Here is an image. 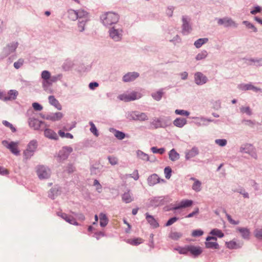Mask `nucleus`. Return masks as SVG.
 I'll use <instances>...</instances> for the list:
<instances>
[{
    "mask_svg": "<svg viewBox=\"0 0 262 262\" xmlns=\"http://www.w3.org/2000/svg\"><path fill=\"white\" fill-rule=\"evenodd\" d=\"M74 63L71 60L67 59L65 60L62 66L63 70L65 71H68L70 70L73 67Z\"/></svg>",
    "mask_w": 262,
    "mask_h": 262,
    "instance_id": "37",
    "label": "nucleus"
},
{
    "mask_svg": "<svg viewBox=\"0 0 262 262\" xmlns=\"http://www.w3.org/2000/svg\"><path fill=\"white\" fill-rule=\"evenodd\" d=\"M169 159L174 162L180 159V155L174 149L170 150L168 154Z\"/></svg>",
    "mask_w": 262,
    "mask_h": 262,
    "instance_id": "33",
    "label": "nucleus"
},
{
    "mask_svg": "<svg viewBox=\"0 0 262 262\" xmlns=\"http://www.w3.org/2000/svg\"><path fill=\"white\" fill-rule=\"evenodd\" d=\"M101 19L104 26H111L112 27L115 25H117V23L119 21V16L117 13L108 12L101 15Z\"/></svg>",
    "mask_w": 262,
    "mask_h": 262,
    "instance_id": "2",
    "label": "nucleus"
},
{
    "mask_svg": "<svg viewBox=\"0 0 262 262\" xmlns=\"http://www.w3.org/2000/svg\"><path fill=\"white\" fill-rule=\"evenodd\" d=\"M183 234L181 232L174 231L170 233L169 237L173 240L177 241L181 238Z\"/></svg>",
    "mask_w": 262,
    "mask_h": 262,
    "instance_id": "43",
    "label": "nucleus"
},
{
    "mask_svg": "<svg viewBox=\"0 0 262 262\" xmlns=\"http://www.w3.org/2000/svg\"><path fill=\"white\" fill-rule=\"evenodd\" d=\"M139 76V74L138 72H128L123 77L122 80L125 82H130L135 80Z\"/></svg>",
    "mask_w": 262,
    "mask_h": 262,
    "instance_id": "19",
    "label": "nucleus"
},
{
    "mask_svg": "<svg viewBox=\"0 0 262 262\" xmlns=\"http://www.w3.org/2000/svg\"><path fill=\"white\" fill-rule=\"evenodd\" d=\"M24 63V60L23 58H20L14 63V67L15 69H18L23 65Z\"/></svg>",
    "mask_w": 262,
    "mask_h": 262,
    "instance_id": "60",
    "label": "nucleus"
},
{
    "mask_svg": "<svg viewBox=\"0 0 262 262\" xmlns=\"http://www.w3.org/2000/svg\"><path fill=\"white\" fill-rule=\"evenodd\" d=\"M246 62L249 65L262 66V58H249L245 59Z\"/></svg>",
    "mask_w": 262,
    "mask_h": 262,
    "instance_id": "21",
    "label": "nucleus"
},
{
    "mask_svg": "<svg viewBox=\"0 0 262 262\" xmlns=\"http://www.w3.org/2000/svg\"><path fill=\"white\" fill-rule=\"evenodd\" d=\"M205 246L207 248L219 249L220 246L216 242H208L205 243Z\"/></svg>",
    "mask_w": 262,
    "mask_h": 262,
    "instance_id": "45",
    "label": "nucleus"
},
{
    "mask_svg": "<svg viewBox=\"0 0 262 262\" xmlns=\"http://www.w3.org/2000/svg\"><path fill=\"white\" fill-rule=\"evenodd\" d=\"M44 129V135L47 138L54 140H57L58 139L57 135L53 130L45 128Z\"/></svg>",
    "mask_w": 262,
    "mask_h": 262,
    "instance_id": "27",
    "label": "nucleus"
},
{
    "mask_svg": "<svg viewBox=\"0 0 262 262\" xmlns=\"http://www.w3.org/2000/svg\"><path fill=\"white\" fill-rule=\"evenodd\" d=\"M61 192L59 187H54L50 189L49 192L48 196L52 199H54L57 196L60 194Z\"/></svg>",
    "mask_w": 262,
    "mask_h": 262,
    "instance_id": "28",
    "label": "nucleus"
},
{
    "mask_svg": "<svg viewBox=\"0 0 262 262\" xmlns=\"http://www.w3.org/2000/svg\"><path fill=\"white\" fill-rule=\"evenodd\" d=\"M49 103L57 110H61L62 106L59 103L58 101L55 98L54 96H50L48 98Z\"/></svg>",
    "mask_w": 262,
    "mask_h": 262,
    "instance_id": "30",
    "label": "nucleus"
},
{
    "mask_svg": "<svg viewBox=\"0 0 262 262\" xmlns=\"http://www.w3.org/2000/svg\"><path fill=\"white\" fill-rule=\"evenodd\" d=\"M164 174H165V178L167 179H170V178L171 177V172H172L171 168L170 167L167 166L164 168Z\"/></svg>",
    "mask_w": 262,
    "mask_h": 262,
    "instance_id": "56",
    "label": "nucleus"
},
{
    "mask_svg": "<svg viewBox=\"0 0 262 262\" xmlns=\"http://www.w3.org/2000/svg\"><path fill=\"white\" fill-rule=\"evenodd\" d=\"M108 160L112 165H115L118 164V159L114 156H108Z\"/></svg>",
    "mask_w": 262,
    "mask_h": 262,
    "instance_id": "63",
    "label": "nucleus"
},
{
    "mask_svg": "<svg viewBox=\"0 0 262 262\" xmlns=\"http://www.w3.org/2000/svg\"><path fill=\"white\" fill-rule=\"evenodd\" d=\"M62 74H58L52 76L51 73L47 71L44 70L41 72V78L42 79V85L45 91H47L48 88L50 87L53 83L56 82L57 81H60L62 78Z\"/></svg>",
    "mask_w": 262,
    "mask_h": 262,
    "instance_id": "1",
    "label": "nucleus"
},
{
    "mask_svg": "<svg viewBox=\"0 0 262 262\" xmlns=\"http://www.w3.org/2000/svg\"><path fill=\"white\" fill-rule=\"evenodd\" d=\"M226 245L229 249H237L241 247V246L238 245L235 242L232 241L229 242H226Z\"/></svg>",
    "mask_w": 262,
    "mask_h": 262,
    "instance_id": "49",
    "label": "nucleus"
},
{
    "mask_svg": "<svg viewBox=\"0 0 262 262\" xmlns=\"http://www.w3.org/2000/svg\"><path fill=\"white\" fill-rule=\"evenodd\" d=\"M89 21V20H81V19H79L78 20L77 28H78V30L79 32H82L85 30V27L86 24Z\"/></svg>",
    "mask_w": 262,
    "mask_h": 262,
    "instance_id": "38",
    "label": "nucleus"
},
{
    "mask_svg": "<svg viewBox=\"0 0 262 262\" xmlns=\"http://www.w3.org/2000/svg\"><path fill=\"white\" fill-rule=\"evenodd\" d=\"M160 182V179L157 174H152L147 179L148 184L152 186Z\"/></svg>",
    "mask_w": 262,
    "mask_h": 262,
    "instance_id": "25",
    "label": "nucleus"
},
{
    "mask_svg": "<svg viewBox=\"0 0 262 262\" xmlns=\"http://www.w3.org/2000/svg\"><path fill=\"white\" fill-rule=\"evenodd\" d=\"M208 56V52L206 50H202L199 53L195 56L196 60H201L205 59Z\"/></svg>",
    "mask_w": 262,
    "mask_h": 262,
    "instance_id": "44",
    "label": "nucleus"
},
{
    "mask_svg": "<svg viewBox=\"0 0 262 262\" xmlns=\"http://www.w3.org/2000/svg\"><path fill=\"white\" fill-rule=\"evenodd\" d=\"M189 252H190L191 254L195 256L199 255L202 252V250L199 247L189 246Z\"/></svg>",
    "mask_w": 262,
    "mask_h": 262,
    "instance_id": "31",
    "label": "nucleus"
},
{
    "mask_svg": "<svg viewBox=\"0 0 262 262\" xmlns=\"http://www.w3.org/2000/svg\"><path fill=\"white\" fill-rule=\"evenodd\" d=\"M210 234L214 235V236H216L220 238H222L224 236V234L222 232V231L217 228L212 229L210 232Z\"/></svg>",
    "mask_w": 262,
    "mask_h": 262,
    "instance_id": "46",
    "label": "nucleus"
},
{
    "mask_svg": "<svg viewBox=\"0 0 262 262\" xmlns=\"http://www.w3.org/2000/svg\"><path fill=\"white\" fill-rule=\"evenodd\" d=\"M175 113L177 115L184 116H188L190 114V113L185 110H176L175 111Z\"/></svg>",
    "mask_w": 262,
    "mask_h": 262,
    "instance_id": "57",
    "label": "nucleus"
},
{
    "mask_svg": "<svg viewBox=\"0 0 262 262\" xmlns=\"http://www.w3.org/2000/svg\"><path fill=\"white\" fill-rule=\"evenodd\" d=\"M240 112L242 114H246L248 116H251L252 114V110L249 106L241 107Z\"/></svg>",
    "mask_w": 262,
    "mask_h": 262,
    "instance_id": "48",
    "label": "nucleus"
},
{
    "mask_svg": "<svg viewBox=\"0 0 262 262\" xmlns=\"http://www.w3.org/2000/svg\"><path fill=\"white\" fill-rule=\"evenodd\" d=\"M243 24L246 26L247 29L250 30V32L256 33L257 32V29L254 26L253 24L250 23L249 21L244 20L243 21Z\"/></svg>",
    "mask_w": 262,
    "mask_h": 262,
    "instance_id": "40",
    "label": "nucleus"
},
{
    "mask_svg": "<svg viewBox=\"0 0 262 262\" xmlns=\"http://www.w3.org/2000/svg\"><path fill=\"white\" fill-rule=\"evenodd\" d=\"M18 95V93L16 90H11L8 91L7 96H4V101H12L16 99L17 96Z\"/></svg>",
    "mask_w": 262,
    "mask_h": 262,
    "instance_id": "22",
    "label": "nucleus"
},
{
    "mask_svg": "<svg viewBox=\"0 0 262 262\" xmlns=\"http://www.w3.org/2000/svg\"><path fill=\"white\" fill-rule=\"evenodd\" d=\"M28 123L30 127L35 130H42L47 126L45 122L39 121L34 118H29Z\"/></svg>",
    "mask_w": 262,
    "mask_h": 262,
    "instance_id": "10",
    "label": "nucleus"
},
{
    "mask_svg": "<svg viewBox=\"0 0 262 262\" xmlns=\"http://www.w3.org/2000/svg\"><path fill=\"white\" fill-rule=\"evenodd\" d=\"M37 175L40 180L47 179L51 176L50 169L43 165H38L36 167Z\"/></svg>",
    "mask_w": 262,
    "mask_h": 262,
    "instance_id": "6",
    "label": "nucleus"
},
{
    "mask_svg": "<svg viewBox=\"0 0 262 262\" xmlns=\"http://www.w3.org/2000/svg\"><path fill=\"white\" fill-rule=\"evenodd\" d=\"M199 153V151L198 148L196 147H193L190 150H187L185 152V158L186 160H189L198 155Z\"/></svg>",
    "mask_w": 262,
    "mask_h": 262,
    "instance_id": "24",
    "label": "nucleus"
},
{
    "mask_svg": "<svg viewBox=\"0 0 262 262\" xmlns=\"http://www.w3.org/2000/svg\"><path fill=\"white\" fill-rule=\"evenodd\" d=\"M237 230L240 232L242 237L246 239H249L250 231L249 230L246 228L238 227Z\"/></svg>",
    "mask_w": 262,
    "mask_h": 262,
    "instance_id": "32",
    "label": "nucleus"
},
{
    "mask_svg": "<svg viewBox=\"0 0 262 262\" xmlns=\"http://www.w3.org/2000/svg\"><path fill=\"white\" fill-rule=\"evenodd\" d=\"M238 88L242 91L252 90L255 92L261 91V89L253 85L251 83L244 84L242 83L238 85Z\"/></svg>",
    "mask_w": 262,
    "mask_h": 262,
    "instance_id": "18",
    "label": "nucleus"
},
{
    "mask_svg": "<svg viewBox=\"0 0 262 262\" xmlns=\"http://www.w3.org/2000/svg\"><path fill=\"white\" fill-rule=\"evenodd\" d=\"M143 242L142 239L140 238H137L135 239H130L128 240V243L132 245H138L139 244Z\"/></svg>",
    "mask_w": 262,
    "mask_h": 262,
    "instance_id": "54",
    "label": "nucleus"
},
{
    "mask_svg": "<svg viewBox=\"0 0 262 262\" xmlns=\"http://www.w3.org/2000/svg\"><path fill=\"white\" fill-rule=\"evenodd\" d=\"M201 184L199 180H196L192 186V189L196 192H199L201 190Z\"/></svg>",
    "mask_w": 262,
    "mask_h": 262,
    "instance_id": "47",
    "label": "nucleus"
},
{
    "mask_svg": "<svg viewBox=\"0 0 262 262\" xmlns=\"http://www.w3.org/2000/svg\"><path fill=\"white\" fill-rule=\"evenodd\" d=\"M100 225L101 227H105L108 222V220L105 214L101 213L99 214Z\"/></svg>",
    "mask_w": 262,
    "mask_h": 262,
    "instance_id": "36",
    "label": "nucleus"
},
{
    "mask_svg": "<svg viewBox=\"0 0 262 262\" xmlns=\"http://www.w3.org/2000/svg\"><path fill=\"white\" fill-rule=\"evenodd\" d=\"M194 78L195 83L199 85H203L208 81L207 77L202 73L199 72L194 74Z\"/></svg>",
    "mask_w": 262,
    "mask_h": 262,
    "instance_id": "17",
    "label": "nucleus"
},
{
    "mask_svg": "<svg viewBox=\"0 0 262 262\" xmlns=\"http://www.w3.org/2000/svg\"><path fill=\"white\" fill-rule=\"evenodd\" d=\"M141 94L140 93L133 91L128 94H123L119 95L118 98L122 101L128 102L138 99L141 97Z\"/></svg>",
    "mask_w": 262,
    "mask_h": 262,
    "instance_id": "8",
    "label": "nucleus"
},
{
    "mask_svg": "<svg viewBox=\"0 0 262 262\" xmlns=\"http://www.w3.org/2000/svg\"><path fill=\"white\" fill-rule=\"evenodd\" d=\"M188 249H189V246H188L186 247H184V248L179 247V248L176 249V250L179 251V253L180 254H187V253L189 252Z\"/></svg>",
    "mask_w": 262,
    "mask_h": 262,
    "instance_id": "62",
    "label": "nucleus"
},
{
    "mask_svg": "<svg viewBox=\"0 0 262 262\" xmlns=\"http://www.w3.org/2000/svg\"><path fill=\"white\" fill-rule=\"evenodd\" d=\"M150 149L154 154H159L160 155L163 154L165 151V149L164 148H157V147L155 146L152 147Z\"/></svg>",
    "mask_w": 262,
    "mask_h": 262,
    "instance_id": "52",
    "label": "nucleus"
},
{
    "mask_svg": "<svg viewBox=\"0 0 262 262\" xmlns=\"http://www.w3.org/2000/svg\"><path fill=\"white\" fill-rule=\"evenodd\" d=\"M182 33L184 35L188 34L192 30L190 24V18L187 16H183L182 18Z\"/></svg>",
    "mask_w": 262,
    "mask_h": 262,
    "instance_id": "14",
    "label": "nucleus"
},
{
    "mask_svg": "<svg viewBox=\"0 0 262 262\" xmlns=\"http://www.w3.org/2000/svg\"><path fill=\"white\" fill-rule=\"evenodd\" d=\"M73 151L72 147L70 146H64L59 151L57 160L59 162L66 160L70 154Z\"/></svg>",
    "mask_w": 262,
    "mask_h": 262,
    "instance_id": "11",
    "label": "nucleus"
},
{
    "mask_svg": "<svg viewBox=\"0 0 262 262\" xmlns=\"http://www.w3.org/2000/svg\"><path fill=\"white\" fill-rule=\"evenodd\" d=\"M18 46V42H12L7 45L3 50V57H5L14 52Z\"/></svg>",
    "mask_w": 262,
    "mask_h": 262,
    "instance_id": "15",
    "label": "nucleus"
},
{
    "mask_svg": "<svg viewBox=\"0 0 262 262\" xmlns=\"http://www.w3.org/2000/svg\"><path fill=\"white\" fill-rule=\"evenodd\" d=\"M217 23L220 25H223L225 27H233L236 28L237 24H236L231 18L225 17L219 18Z\"/></svg>",
    "mask_w": 262,
    "mask_h": 262,
    "instance_id": "16",
    "label": "nucleus"
},
{
    "mask_svg": "<svg viewBox=\"0 0 262 262\" xmlns=\"http://www.w3.org/2000/svg\"><path fill=\"white\" fill-rule=\"evenodd\" d=\"M215 143L221 147H224L226 145L227 141L226 139H216Z\"/></svg>",
    "mask_w": 262,
    "mask_h": 262,
    "instance_id": "61",
    "label": "nucleus"
},
{
    "mask_svg": "<svg viewBox=\"0 0 262 262\" xmlns=\"http://www.w3.org/2000/svg\"><path fill=\"white\" fill-rule=\"evenodd\" d=\"M137 156L138 158L145 161H150L149 156L141 150L137 151Z\"/></svg>",
    "mask_w": 262,
    "mask_h": 262,
    "instance_id": "41",
    "label": "nucleus"
},
{
    "mask_svg": "<svg viewBox=\"0 0 262 262\" xmlns=\"http://www.w3.org/2000/svg\"><path fill=\"white\" fill-rule=\"evenodd\" d=\"M77 10L69 9L68 11V17L71 20L75 21L77 19Z\"/></svg>",
    "mask_w": 262,
    "mask_h": 262,
    "instance_id": "39",
    "label": "nucleus"
},
{
    "mask_svg": "<svg viewBox=\"0 0 262 262\" xmlns=\"http://www.w3.org/2000/svg\"><path fill=\"white\" fill-rule=\"evenodd\" d=\"M58 134L61 138H70V139L73 138V136L71 134L65 133L64 132H63L61 130H60L58 132Z\"/></svg>",
    "mask_w": 262,
    "mask_h": 262,
    "instance_id": "58",
    "label": "nucleus"
},
{
    "mask_svg": "<svg viewBox=\"0 0 262 262\" xmlns=\"http://www.w3.org/2000/svg\"><path fill=\"white\" fill-rule=\"evenodd\" d=\"M89 124L91 126L90 131L96 136H98L99 134L98 133L97 129L95 126V124L93 123L92 121H90Z\"/></svg>",
    "mask_w": 262,
    "mask_h": 262,
    "instance_id": "55",
    "label": "nucleus"
},
{
    "mask_svg": "<svg viewBox=\"0 0 262 262\" xmlns=\"http://www.w3.org/2000/svg\"><path fill=\"white\" fill-rule=\"evenodd\" d=\"M122 201L126 203H130L134 200L130 191L124 192L122 195Z\"/></svg>",
    "mask_w": 262,
    "mask_h": 262,
    "instance_id": "34",
    "label": "nucleus"
},
{
    "mask_svg": "<svg viewBox=\"0 0 262 262\" xmlns=\"http://www.w3.org/2000/svg\"><path fill=\"white\" fill-rule=\"evenodd\" d=\"M208 41V39L207 38H199L194 42V45L196 48H200L203 45L207 43Z\"/></svg>",
    "mask_w": 262,
    "mask_h": 262,
    "instance_id": "42",
    "label": "nucleus"
},
{
    "mask_svg": "<svg viewBox=\"0 0 262 262\" xmlns=\"http://www.w3.org/2000/svg\"><path fill=\"white\" fill-rule=\"evenodd\" d=\"M155 128H165L170 125V119L169 117L155 118L151 123Z\"/></svg>",
    "mask_w": 262,
    "mask_h": 262,
    "instance_id": "4",
    "label": "nucleus"
},
{
    "mask_svg": "<svg viewBox=\"0 0 262 262\" xmlns=\"http://www.w3.org/2000/svg\"><path fill=\"white\" fill-rule=\"evenodd\" d=\"M126 118L129 120H138L140 121H146L148 117L146 113H140L138 111L128 112L126 114Z\"/></svg>",
    "mask_w": 262,
    "mask_h": 262,
    "instance_id": "5",
    "label": "nucleus"
},
{
    "mask_svg": "<svg viewBox=\"0 0 262 262\" xmlns=\"http://www.w3.org/2000/svg\"><path fill=\"white\" fill-rule=\"evenodd\" d=\"M145 215L147 222L150 224L152 228H157L159 227V223L153 216L149 215L148 213H146Z\"/></svg>",
    "mask_w": 262,
    "mask_h": 262,
    "instance_id": "26",
    "label": "nucleus"
},
{
    "mask_svg": "<svg viewBox=\"0 0 262 262\" xmlns=\"http://www.w3.org/2000/svg\"><path fill=\"white\" fill-rule=\"evenodd\" d=\"M239 151L242 153H246L250 155L254 159L257 158L256 149L251 144L246 143L242 145L239 148Z\"/></svg>",
    "mask_w": 262,
    "mask_h": 262,
    "instance_id": "7",
    "label": "nucleus"
},
{
    "mask_svg": "<svg viewBox=\"0 0 262 262\" xmlns=\"http://www.w3.org/2000/svg\"><path fill=\"white\" fill-rule=\"evenodd\" d=\"M77 13L78 14L77 19L90 20L89 13L84 9L78 10Z\"/></svg>",
    "mask_w": 262,
    "mask_h": 262,
    "instance_id": "23",
    "label": "nucleus"
},
{
    "mask_svg": "<svg viewBox=\"0 0 262 262\" xmlns=\"http://www.w3.org/2000/svg\"><path fill=\"white\" fill-rule=\"evenodd\" d=\"M63 117V114L61 112H56L55 113H51L47 115L46 117H42L44 119L52 121L59 120Z\"/></svg>",
    "mask_w": 262,
    "mask_h": 262,
    "instance_id": "20",
    "label": "nucleus"
},
{
    "mask_svg": "<svg viewBox=\"0 0 262 262\" xmlns=\"http://www.w3.org/2000/svg\"><path fill=\"white\" fill-rule=\"evenodd\" d=\"M123 32L122 26L118 24L111 27L108 30L110 37L116 42L122 40Z\"/></svg>",
    "mask_w": 262,
    "mask_h": 262,
    "instance_id": "3",
    "label": "nucleus"
},
{
    "mask_svg": "<svg viewBox=\"0 0 262 262\" xmlns=\"http://www.w3.org/2000/svg\"><path fill=\"white\" fill-rule=\"evenodd\" d=\"M243 123H244L245 125L249 126V127L253 128L254 125L256 124V122L254 120H246L244 119L242 121Z\"/></svg>",
    "mask_w": 262,
    "mask_h": 262,
    "instance_id": "53",
    "label": "nucleus"
},
{
    "mask_svg": "<svg viewBox=\"0 0 262 262\" xmlns=\"http://www.w3.org/2000/svg\"><path fill=\"white\" fill-rule=\"evenodd\" d=\"M132 178L135 180L137 181L139 178V173L137 170H135L132 174H126L124 176V178L127 179L128 178Z\"/></svg>",
    "mask_w": 262,
    "mask_h": 262,
    "instance_id": "50",
    "label": "nucleus"
},
{
    "mask_svg": "<svg viewBox=\"0 0 262 262\" xmlns=\"http://www.w3.org/2000/svg\"><path fill=\"white\" fill-rule=\"evenodd\" d=\"M2 144L14 155L17 156L19 155L20 151L18 149V142H9L7 140H3L2 142Z\"/></svg>",
    "mask_w": 262,
    "mask_h": 262,
    "instance_id": "9",
    "label": "nucleus"
},
{
    "mask_svg": "<svg viewBox=\"0 0 262 262\" xmlns=\"http://www.w3.org/2000/svg\"><path fill=\"white\" fill-rule=\"evenodd\" d=\"M163 89H160L158 91L152 93L151 94V97L156 101H160L164 94L163 93Z\"/></svg>",
    "mask_w": 262,
    "mask_h": 262,
    "instance_id": "35",
    "label": "nucleus"
},
{
    "mask_svg": "<svg viewBox=\"0 0 262 262\" xmlns=\"http://www.w3.org/2000/svg\"><path fill=\"white\" fill-rule=\"evenodd\" d=\"M187 123V120L184 118H177L173 122V124L174 126L182 128Z\"/></svg>",
    "mask_w": 262,
    "mask_h": 262,
    "instance_id": "29",
    "label": "nucleus"
},
{
    "mask_svg": "<svg viewBox=\"0 0 262 262\" xmlns=\"http://www.w3.org/2000/svg\"><path fill=\"white\" fill-rule=\"evenodd\" d=\"M255 236L258 239H262V227L256 229L254 232Z\"/></svg>",
    "mask_w": 262,
    "mask_h": 262,
    "instance_id": "59",
    "label": "nucleus"
},
{
    "mask_svg": "<svg viewBox=\"0 0 262 262\" xmlns=\"http://www.w3.org/2000/svg\"><path fill=\"white\" fill-rule=\"evenodd\" d=\"M193 201L191 200L184 199L180 202L177 203L172 207L171 210H177L185 209L191 207L193 204Z\"/></svg>",
    "mask_w": 262,
    "mask_h": 262,
    "instance_id": "13",
    "label": "nucleus"
},
{
    "mask_svg": "<svg viewBox=\"0 0 262 262\" xmlns=\"http://www.w3.org/2000/svg\"><path fill=\"white\" fill-rule=\"evenodd\" d=\"M66 222L72 225L76 226L78 225V223L76 221L75 218L72 216L69 215L68 217H67Z\"/></svg>",
    "mask_w": 262,
    "mask_h": 262,
    "instance_id": "64",
    "label": "nucleus"
},
{
    "mask_svg": "<svg viewBox=\"0 0 262 262\" xmlns=\"http://www.w3.org/2000/svg\"><path fill=\"white\" fill-rule=\"evenodd\" d=\"M37 142L34 140L30 141L28 146L27 148L24 152V155L26 159H29L33 156L34 152L37 148Z\"/></svg>",
    "mask_w": 262,
    "mask_h": 262,
    "instance_id": "12",
    "label": "nucleus"
},
{
    "mask_svg": "<svg viewBox=\"0 0 262 262\" xmlns=\"http://www.w3.org/2000/svg\"><path fill=\"white\" fill-rule=\"evenodd\" d=\"M114 136L119 140H122L125 137L124 133L116 129L114 130Z\"/></svg>",
    "mask_w": 262,
    "mask_h": 262,
    "instance_id": "51",
    "label": "nucleus"
}]
</instances>
